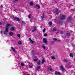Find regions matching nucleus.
I'll return each instance as SVG.
<instances>
[{
	"label": "nucleus",
	"mask_w": 75,
	"mask_h": 75,
	"mask_svg": "<svg viewBox=\"0 0 75 75\" xmlns=\"http://www.w3.org/2000/svg\"><path fill=\"white\" fill-rule=\"evenodd\" d=\"M71 17H68V18L67 19V20L68 22H70V21H71Z\"/></svg>",
	"instance_id": "423d86ee"
},
{
	"label": "nucleus",
	"mask_w": 75,
	"mask_h": 75,
	"mask_svg": "<svg viewBox=\"0 0 75 75\" xmlns=\"http://www.w3.org/2000/svg\"><path fill=\"white\" fill-rule=\"evenodd\" d=\"M45 60H44V59H42V62L41 63L42 64H44V63L45 62Z\"/></svg>",
	"instance_id": "f3484780"
},
{
	"label": "nucleus",
	"mask_w": 75,
	"mask_h": 75,
	"mask_svg": "<svg viewBox=\"0 0 75 75\" xmlns=\"http://www.w3.org/2000/svg\"><path fill=\"white\" fill-rule=\"evenodd\" d=\"M34 4H33V2H31L30 3V6H33Z\"/></svg>",
	"instance_id": "aec40b11"
},
{
	"label": "nucleus",
	"mask_w": 75,
	"mask_h": 75,
	"mask_svg": "<svg viewBox=\"0 0 75 75\" xmlns=\"http://www.w3.org/2000/svg\"><path fill=\"white\" fill-rule=\"evenodd\" d=\"M74 45H73V46L74 47Z\"/></svg>",
	"instance_id": "49530a36"
},
{
	"label": "nucleus",
	"mask_w": 75,
	"mask_h": 75,
	"mask_svg": "<svg viewBox=\"0 0 75 75\" xmlns=\"http://www.w3.org/2000/svg\"><path fill=\"white\" fill-rule=\"evenodd\" d=\"M64 62H68V60H66V59H64Z\"/></svg>",
	"instance_id": "c756f323"
},
{
	"label": "nucleus",
	"mask_w": 75,
	"mask_h": 75,
	"mask_svg": "<svg viewBox=\"0 0 75 75\" xmlns=\"http://www.w3.org/2000/svg\"><path fill=\"white\" fill-rule=\"evenodd\" d=\"M1 22H0V25H1Z\"/></svg>",
	"instance_id": "79ce46f5"
},
{
	"label": "nucleus",
	"mask_w": 75,
	"mask_h": 75,
	"mask_svg": "<svg viewBox=\"0 0 75 75\" xmlns=\"http://www.w3.org/2000/svg\"><path fill=\"white\" fill-rule=\"evenodd\" d=\"M1 34H2V32H1Z\"/></svg>",
	"instance_id": "37998d69"
},
{
	"label": "nucleus",
	"mask_w": 75,
	"mask_h": 75,
	"mask_svg": "<svg viewBox=\"0 0 75 75\" xmlns=\"http://www.w3.org/2000/svg\"><path fill=\"white\" fill-rule=\"evenodd\" d=\"M0 7H1V8H2L3 6H2V5H1V6Z\"/></svg>",
	"instance_id": "ea45409f"
},
{
	"label": "nucleus",
	"mask_w": 75,
	"mask_h": 75,
	"mask_svg": "<svg viewBox=\"0 0 75 75\" xmlns=\"http://www.w3.org/2000/svg\"><path fill=\"white\" fill-rule=\"evenodd\" d=\"M15 30V29L14 27H12L11 28V31H14Z\"/></svg>",
	"instance_id": "9b49d317"
},
{
	"label": "nucleus",
	"mask_w": 75,
	"mask_h": 75,
	"mask_svg": "<svg viewBox=\"0 0 75 75\" xmlns=\"http://www.w3.org/2000/svg\"><path fill=\"white\" fill-rule=\"evenodd\" d=\"M3 25H4V23H3Z\"/></svg>",
	"instance_id": "c03bdc74"
},
{
	"label": "nucleus",
	"mask_w": 75,
	"mask_h": 75,
	"mask_svg": "<svg viewBox=\"0 0 75 75\" xmlns=\"http://www.w3.org/2000/svg\"><path fill=\"white\" fill-rule=\"evenodd\" d=\"M28 18H31V14H30L28 16Z\"/></svg>",
	"instance_id": "bb28decb"
},
{
	"label": "nucleus",
	"mask_w": 75,
	"mask_h": 75,
	"mask_svg": "<svg viewBox=\"0 0 75 75\" xmlns=\"http://www.w3.org/2000/svg\"><path fill=\"white\" fill-rule=\"evenodd\" d=\"M60 68L61 69L62 72H64V71H65V68H64V66L62 65L60 66Z\"/></svg>",
	"instance_id": "f03ea898"
},
{
	"label": "nucleus",
	"mask_w": 75,
	"mask_h": 75,
	"mask_svg": "<svg viewBox=\"0 0 75 75\" xmlns=\"http://www.w3.org/2000/svg\"><path fill=\"white\" fill-rule=\"evenodd\" d=\"M74 55V54L72 53H71L70 55V56L71 57H73Z\"/></svg>",
	"instance_id": "dca6fc26"
},
{
	"label": "nucleus",
	"mask_w": 75,
	"mask_h": 75,
	"mask_svg": "<svg viewBox=\"0 0 75 75\" xmlns=\"http://www.w3.org/2000/svg\"><path fill=\"white\" fill-rule=\"evenodd\" d=\"M21 44H22V42L21 41H19L18 42V44H19V45H20Z\"/></svg>",
	"instance_id": "a211bd4d"
},
{
	"label": "nucleus",
	"mask_w": 75,
	"mask_h": 75,
	"mask_svg": "<svg viewBox=\"0 0 75 75\" xmlns=\"http://www.w3.org/2000/svg\"><path fill=\"white\" fill-rule=\"evenodd\" d=\"M13 17L14 18V19H15V20H16L18 21H20V19L19 18L17 17H14V16H13Z\"/></svg>",
	"instance_id": "20e7f679"
},
{
	"label": "nucleus",
	"mask_w": 75,
	"mask_h": 75,
	"mask_svg": "<svg viewBox=\"0 0 75 75\" xmlns=\"http://www.w3.org/2000/svg\"><path fill=\"white\" fill-rule=\"evenodd\" d=\"M11 50H13V52H15V49H14V47H11Z\"/></svg>",
	"instance_id": "ddd939ff"
},
{
	"label": "nucleus",
	"mask_w": 75,
	"mask_h": 75,
	"mask_svg": "<svg viewBox=\"0 0 75 75\" xmlns=\"http://www.w3.org/2000/svg\"><path fill=\"white\" fill-rule=\"evenodd\" d=\"M55 3H57V1H55Z\"/></svg>",
	"instance_id": "a19ab883"
},
{
	"label": "nucleus",
	"mask_w": 75,
	"mask_h": 75,
	"mask_svg": "<svg viewBox=\"0 0 75 75\" xmlns=\"http://www.w3.org/2000/svg\"><path fill=\"white\" fill-rule=\"evenodd\" d=\"M34 29L35 30H37V28H36V27L35 26L34 27Z\"/></svg>",
	"instance_id": "c9c22d12"
},
{
	"label": "nucleus",
	"mask_w": 75,
	"mask_h": 75,
	"mask_svg": "<svg viewBox=\"0 0 75 75\" xmlns=\"http://www.w3.org/2000/svg\"><path fill=\"white\" fill-rule=\"evenodd\" d=\"M51 58L52 59H55V57L54 56H52L51 57Z\"/></svg>",
	"instance_id": "393cba45"
},
{
	"label": "nucleus",
	"mask_w": 75,
	"mask_h": 75,
	"mask_svg": "<svg viewBox=\"0 0 75 75\" xmlns=\"http://www.w3.org/2000/svg\"><path fill=\"white\" fill-rule=\"evenodd\" d=\"M37 60H38V59H35L34 60V61L35 62V61H37Z\"/></svg>",
	"instance_id": "e433bc0d"
},
{
	"label": "nucleus",
	"mask_w": 75,
	"mask_h": 75,
	"mask_svg": "<svg viewBox=\"0 0 75 75\" xmlns=\"http://www.w3.org/2000/svg\"><path fill=\"white\" fill-rule=\"evenodd\" d=\"M21 66H22V67H24V64L23 63H21Z\"/></svg>",
	"instance_id": "a878e982"
},
{
	"label": "nucleus",
	"mask_w": 75,
	"mask_h": 75,
	"mask_svg": "<svg viewBox=\"0 0 75 75\" xmlns=\"http://www.w3.org/2000/svg\"><path fill=\"white\" fill-rule=\"evenodd\" d=\"M42 47L43 49H45V46L43 45L42 46Z\"/></svg>",
	"instance_id": "2f4dec72"
},
{
	"label": "nucleus",
	"mask_w": 75,
	"mask_h": 75,
	"mask_svg": "<svg viewBox=\"0 0 75 75\" xmlns=\"http://www.w3.org/2000/svg\"><path fill=\"white\" fill-rule=\"evenodd\" d=\"M58 33H60V34H64V32L62 31H60L59 30H58Z\"/></svg>",
	"instance_id": "1a4fd4ad"
},
{
	"label": "nucleus",
	"mask_w": 75,
	"mask_h": 75,
	"mask_svg": "<svg viewBox=\"0 0 75 75\" xmlns=\"http://www.w3.org/2000/svg\"><path fill=\"white\" fill-rule=\"evenodd\" d=\"M18 0H15L16 1H18Z\"/></svg>",
	"instance_id": "a18cd8bd"
},
{
	"label": "nucleus",
	"mask_w": 75,
	"mask_h": 75,
	"mask_svg": "<svg viewBox=\"0 0 75 75\" xmlns=\"http://www.w3.org/2000/svg\"><path fill=\"white\" fill-rule=\"evenodd\" d=\"M11 26V24H8L6 25V27L5 31H4V34H7V33L8 32V27Z\"/></svg>",
	"instance_id": "f257e3e1"
},
{
	"label": "nucleus",
	"mask_w": 75,
	"mask_h": 75,
	"mask_svg": "<svg viewBox=\"0 0 75 75\" xmlns=\"http://www.w3.org/2000/svg\"><path fill=\"white\" fill-rule=\"evenodd\" d=\"M53 40L54 41H59L57 39L55 38H54Z\"/></svg>",
	"instance_id": "6ab92c4d"
},
{
	"label": "nucleus",
	"mask_w": 75,
	"mask_h": 75,
	"mask_svg": "<svg viewBox=\"0 0 75 75\" xmlns=\"http://www.w3.org/2000/svg\"><path fill=\"white\" fill-rule=\"evenodd\" d=\"M40 62H41V61L39 60V62L38 63V65H40Z\"/></svg>",
	"instance_id": "5701e85b"
},
{
	"label": "nucleus",
	"mask_w": 75,
	"mask_h": 75,
	"mask_svg": "<svg viewBox=\"0 0 75 75\" xmlns=\"http://www.w3.org/2000/svg\"><path fill=\"white\" fill-rule=\"evenodd\" d=\"M43 16H41V18L43 20V18H44V17H45V16H44V13L42 14Z\"/></svg>",
	"instance_id": "2eb2a0df"
},
{
	"label": "nucleus",
	"mask_w": 75,
	"mask_h": 75,
	"mask_svg": "<svg viewBox=\"0 0 75 75\" xmlns=\"http://www.w3.org/2000/svg\"><path fill=\"white\" fill-rule=\"evenodd\" d=\"M22 23H25L24 22V21H22Z\"/></svg>",
	"instance_id": "58836bf2"
},
{
	"label": "nucleus",
	"mask_w": 75,
	"mask_h": 75,
	"mask_svg": "<svg viewBox=\"0 0 75 75\" xmlns=\"http://www.w3.org/2000/svg\"><path fill=\"white\" fill-rule=\"evenodd\" d=\"M43 41L44 43H45V44L47 43V40L46 38H44Z\"/></svg>",
	"instance_id": "39448f33"
},
{
	"label": "nucleus",
	"mask_w": 75,
	"mask_h": 75,
	"mask_svg": "<svg viewBox=\"0 0 75 75\" xmlns=\"http://www.w3.org/2000/svg\"><path fill=\"white\" fill-rule=\"evenodd\" d=\"M45 30H46V29H45V28H44L43 30V33H44V32L45 31Z\"/></svg>",
	"instance_id": "7c9ffc66"
},
{
	"label": "nucleus",
	"mask_w": 75,
	"mask_h": 75,
	"mask_svg": "<svg viewBox=\"0 0 75 75\" xmlns=\"http://www.w3.org/2000/svg\"><path fill=\"white\" fill-rule=\"evenodd\" d=\"M54 13L56 15H58V10L57 9H56V10L55 12Z\"/></svg>",
	"instance_id": "6e6552de"
},
{
	"label": "nucleus",
	"mask_w": 75,
	"mask_h": 75,
	"mask_svg": "<svg viewBox=\"0 0 75 75\" xmlns=\"http://www.w3.org/2000/svg\"><path fill=\"white\" fill-rule=\"evenodd\" d=\"M49 70H50V71L52 70V69L51 68H49Z\"/></svg>",
	"instance_id": "f704fd0d"
},
{
	"label": "nucleus",
	"mask_w": 75,
	"mask_h": 75,
	"mask_svg": "<svg viewBox=\"0 0 75 75\" xmlns=\"http://www.w3.org/2000/svg\"><path fill=\"white\" fill-rule=\"evenodd\" d=\"M17 36L18 37H19V38H20V37H21V36H20V34H18Z\"/></svg>",
	"instance_id": "c85d7f7f"
},
{
	"label": "nucleus",
	"mask_w": 75,
	"mask_h": 75,
	"mask_svg": "<svg viewBox=\"0 0 75 75\" xmlns=\"http://www.w3.org/2000/svg\"><path fill=\"white\" fill-rule=\"evenodd\" d=\"M40 69V67L38 66L35 69L36 70H38V69Z\"/></svg>",
	"instance_id": "f8f14e48"
},
{
	"label": "nucleus",
	"mask_w": 75,
	"mask_h": 75,
	"mask_svg": "<svg viewBox=\"0 0 75 75\" xmlns=\"http://www.w3.org/2000/svg\"><path fill=\"white\" fill-rule=\"evenodd\" d=\"M44 37H47V34L45 33L44 34Z\"/></svg>",
	"instance_id": "cd10ccee"
},
{
	"label": "nucleus",
	"mask_w": 75,
	"mask_h": 75,
	"mask_svg": "<svg viewBox=\"0 0 75 75\" xmlns=\"http://www.w3.org/2000/svg\"><path fill=\"white\" fill-rule=\"evenodd\" d=\"M30 41L31 42H32V43H34V41L32 40H31V39H30Z\"/></svg>",
	"instance_id": "72a5a7b5"
},
{
	"label": "nucleus",
	"mask_w": 75,
	"mask_h": 75,
	"mask_svg": "<svg viewBox=\"0 0 75 75\" xmlns=\"http://www.w3.org/2000/svg\"><path fill=\"white\" fill-rule=\"evenodd\" d=\"M66 16L65 15H62L60 17L61 20H63L65 19Z\"/></svg>",
	"instance_id": "7ed1b4c3"
},
{
	"label": "nucleus",
	"mask_w": 75,
	"mask_h": 75,
	"mask_svg": "<svg viewBox=\"0 0 75 75\" xmlns=\"http://www.w3.org/2000/svg\"><path fill=\"white\" fill-rule=\"evenodd\" d=\"M56 30H57V29H56V28H53V31H55Z\"/></svg>",
	"instance_id": "b1692460"
},
{
	"label": "nucleus",
	"mask_w": 75,
	"mask_h": 75,
	"mask_svg": "<svg viewBox=\"0 0 75 75\" xmlns=\"http://www.w3.org/2000/svg\"><path fill=\"white\" fill-rule=\"evenodd\" d=\"M36 7H38V8H40V6L38 4L36 5Z\"/></svg>",
	"instance_id": "4468645a"
},
{
	"label": "nucleus",
	"mask_w": 75,
	"mask_h": 75,
	"mask_svg": "<svg viewBox=\"0 0 75 75\" xmlns=\"http://www.w3.org/2000/svg\"><path fill=\"white\" fill-rule=\"evenodd\" d=\"M72 45H73L72 44Z\"/></svg>",
	"instance_id": "de8ad7c7"
},
{
	"label": "nucleus",
	"mask_w": 75,
	"mask_h": 75,
	"mask_svg": "<svg viewBox=\"0 0 75 75\" xmlns=\"http://www.w3.org/2000/svg\"><path fill=\"white\" fill-rule=\"evenodd\" d=\"M52 21H50L49 22V24L50 25H52Z\"/></svg>",
	"instance_id": "4be33fe9"
},
{
	"label": "nucleus",
	"mask_w": 75,
	"mask_h": 75,
	"mask_svg": "<svg viewBox=\"0 0 75 75\" xmlns=\"http://www.w3.org/2000/svg\"><path fill=\"white\" fill-rule=\"evenodd\" d=\"M36 30H35V29H34L32 30V32L34 33V31H35Z\"/></svg>",
	"instance_id": "473e14b6"
},
{
	"label": "nucleus",
	"mask_w": 75,
	"mask_h": 75,
	"mask_svg": "<svg viewBox=\"0 0 75 75\" xmlns=\"http://www.w3.org/2000/svg\"><path fill=\"white\" fill-rule=\"evenodd\" d=\"M33 67V66H30L29 68H31Z\"/></svg>",
	"instance_id": "4c0bfd02"
},
{
	"label": "nucleus",
	"mask_w": 75,
	"mask_h": 75,
	"mask_svg": "<svg viewBox=\"0 0 75 75\" xmlns=\"http://www.w3.org/2000/svg\"><path fill=\"white\" fill-rule=\"evenodd\" d=\"M9 34L11 35V36H12L13 35V32H10Z\"/></svg>",
	"instance_id": "9d476101"
},
{
	"label": "nucleus",
	"mask_w": 75,
	"mask_h": 75,
	"mask_svg": "<svg viewBox=\"0 0 75 75\" xmlns=\"http://www.w3.org/2000/svg\"><path fill=\"white\" fill-rule=\"evenodd\" d=\"M55 74L57 75H61V73H60V72H58L57 71H55Z\"/></svg>",
	"instance_id": "0eeeda50"
},
{
	"label": "nucleus",
	"mask_w": 75,
	"mask_h": 75,
	"mask_svg": "<svg viewBox=\"0 0 75 75\" xmlns=\"http://www.w3.org/2000/svg\"><path fill=\"white\" fill-rule=\"evenodd\" d=\"M70 33H67L66 35L67 36H69L70 35Z\"/></svg>",
	"instance_id": "412c9836"
}]
</instances>
